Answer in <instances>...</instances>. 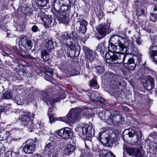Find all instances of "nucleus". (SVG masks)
<instances>
[{
    "mask_svg": "<svg viewBox=\"0 0 157 157\" xmlns=\"http://www.w3.org/2000/svg\"><path fill=\"white\" fill-rule=\"evenodd\" d=\"M36 143L32 140H28L27 141L26 145L23 148L24 151L26 154H30L32 153L35 149Z\"/></svg>",
    "mask_w": 157,
    "mask_h": 157,
    "instance_id": "13",
    "label": "nucleus"
},
{
    "mask_svg": "<svg viewBox=\"0 0 157 157\" xmlns=\"http://www.w3.org/2000/svg\"><path fill=\"white\" fill-rule=\"evenodd\" d=\"M111 89L115 90V91H120L121 90L119 88L122 86L121 82L117 81H113L110 82L109 84Z\"/></svg>",
    "mask_w": 157,
    "mask_h": 157,
    "instance_id": "21",
    "label": "nucleus"
},
{
    "mask_svg": "<svg viewBox=\"0 0 157 157\" xmlns=\"http://www.w3.org/2000/svg\"><path fill=\"white\" fill-rule=\"evenodd\" d=\"M112 140L111 139H109L108 141V142L109 143V144L113 143V141H112Z\"/></svg>",
    "mask_w": 157,
    "mask_h": 157,
    "instance_id": "55",
    "label": "nucleus"
},
{
    "mask_svg": "<svg viewBox=\"0 0 157 157\" xmlns=\"http://www.w3.org/2000/svg\"><path fill=\"white\" fill-rule=\"evenodd\" d=\"M154 157H157V154L155 155Z\"/></svg>",
    "mask_w": 157,
    "mask_h": 157,
    "instance_id": "59",
    "label": "nucleus"
},
{
    "mask_svg": "<svg viewBox=\"0 0 157 157\" xmlns=\"http://www.w3.org/2000/svg\"><path fill=\"white\" fill-rule=\"evenodd\" d=\"M7 137L6 136H2L1 137V140H4L6 139Z\"/></svg>",
    "mask_w": 157,
    "mask_h": 157,
    "instance_id": "53",
    "label": "nucleus"
},
{
    "mask_svg": "<svg viewBox=\"0 0 157 157\" xmlns=\"http://www.w3.org/2000/svg\"><path fill=\"white\" fill-rule=\"evenodd\" d=\"M149 55L151 59L156 63L157 61V44H153L149 48Z\"/></svg>",
    "mask_w": 157,
    "mask_h": 157,
    "instance_id": "16",
    "label": "nucleus"
},
{
    "mask_svg": "<svg viewBox=\"0 0 157 157\" xmlns=\"http://www.w3.org/2000/svg\"><path fill=\"white\" fill-rule=\"evenodd\" d=\"M128 53L127 52H126V53H125V57L124 60L122 63H123L124 61H125V59L126 58L127 60L126 61V63L125 62L124 63H126L127 64H131L132 63H135V62L134 61V58H137L138 60V61L139 62V63H140V59L138 57L136 56H135L134 57H132V58H129L128 57V56H127V55H126L128 54Z\"/></svg>",
    "mask_w": 157,
    "mask_h": 157,
    "instance_id": "26",
    "label": "nucleus"
},
{
    "mask_svg": "<svg viewBox=\"0 0 157 157\" xmlns=\"http://www.w3.org/2000/svg\"><path fill=\"white\" fill-rule=\"evenodd\" d=\"M72 40V39L71 37H70L65 40V42L64 43H65L66 44L69 45L70 47H72V48H71L75 47V49L76 50L75 48V46L72 44L71 43Z\"/></svg>",
    "mask_w": 157,
    "mask_h": 157,
    "instance_id": "35",
    "label": "nucleus"
},
{
    "mask_svg": "<svg viewBox=\"0 0 157 157\" xmlns=\"http://www.w3.org/2000/svg\"><path fill=\"white\" fill-rule=\"evenodd\" d=\"M76 129L81 137H90L94 135V129L89 124H83L81 126L78 125Z\"/></svg>",
    "mask_w": 157,
    "mask_h": 157,
    "instance_id": "4",
    "label": "nucleus"
},
{
    "mask_svg": "<svg viewBox=\"0 0 157 157\" xmlns=\"http://www.w3.org/2000/svg\"><path fill=\"white\" fill-rule=\"evenodd\" d=\"M96 50L99 53H104L105 51V47L103 44L102 43L99 44Z\"/></svg>",
    "mask_w": 157,
    "mask_h": 157,
    "instance_id": "33",
    "label": "nucleus"
},
{
    "mask_svg": "<svg viewBox=\"0 0 157 157\" xmlns=\"http://www.w3.org/2000/svg\"><path fill=\"white\" fill-rule=\"evenodd\" d=\"M48 115L49 118L50 122L52 123L55 120V118L54 117L55 114H52V113H49L48 114Z\"/></svg>",
    "mask_w": 157,
    "mask_h": 157,
    "instance_id": "40",
    "label": "nucleus"
},
{
    "mask_svg": "<svg viewBox=\"0 0 157 157\" xmlns=\"http://www.w3.org/2000/svg\"><path fill=\"white\" fill-rule=\"evenodd\" d=\"M127 65L128 69L132 71L134 70L136 66V64L135 63H132Z\"/></svg>",
    "mask_w": 157,
    "mask_h": 157,
    "instance_id": "39",
    "label": "nucleus"
},
{
    "mask_svg": "<svg viewBox=\"0 0 157 157\" xmlns=\"http://www.w3.org/2000/svg\"><path fill=\"white\" fill-rule=\"evenodd\" d=\"M78 2V4L79 5H84L85 4V2L84 0H76Z\"/></svg>",
    "mask_w": 157,
    "mask_h": 157,
    "instance_id": "47",
    "label": "nucleus"
},
{
    "mask_svg": "<svg viewBox=\"0 0 157 157\" xmlns=\"http://www.w3.org/2000/svg\"><path fill=\"white\" fill-rule=\"evenodd\" d=\"M96 72L98 74H103L105 71L104 67L103 66L99 65L96 67L95 68Z\"/></svg>",
    "mask_w": 157,
    "mask_h": 157,
    "instance_id": "34",
    "label": "nucleus"
},
{
    "mask_svg": "<svg viewBox=\"0 0 157 157\" xmlns=\"http://www.w3.org/2000/svg\"><path fill=\"white\" fill-rule=\"evenodd\" d=\"M106 153L105 154H101L100 156V157H116L112 153L109 151L105 150H102L101 151V153Z\"/></svg>",
    "mask_w": 157,
    "mask_h": 157,
    "instance_id": "28",
    "label": "nucleus"
},
{
    "mask_svg": "<svg viewBox=\"0 0 157 157\" xmlns=\"http://www.w3.org/2000/svg\"><path fill=\"white\" fill-rule=\"evenodd\" d=\"M123 42L124 44L125 45H124V46L126 49H127V48L128 49H129L131 52L133 53L135 50L136 49L134 44L131 40L124 38L123 39ZM127 52L128 53L127 50Z\"/></svg>",
    "mask_w": 157,
    "mask_h": 157,
    "instance_id": "18",
    "label": "nucleus"
},
{
    "mask_svg": "<svg viewBox=\"0 0 157 157\" xmlns=\"http://www.w3.org/2000/svg\"><path fill=\"white\" fill-rule=\"evenodd\" d=\"M110 115L111 111L108 110L102 111L99 113L101 119L105 120L107 123Z\"/></svg>",
    "mask_w": 157,
    "mask_h": 157,
    "instance_id": "22",
    "label": "nucleus"
},
{
    "mask_svg": "<svg viewBox=\"0 0 157 157\" xmlns=\"http://www.w3.org/2000/svg\"><path fill=\"white\" fill-rule=\"evenodd\" d=\"M70 37L69 35L68 34V33L66 32H65L64 33H63L61 36V40L63 41V43L65 42V40L68 38Z\"/></svg>",
    "mask_w": 157,
    "mask_h": 157,
    "instance_id": "36",
    "label": "nucleus"
},
{
    "mask_svg": "<svg viewBox=\"0 0 157 157\" xmlns=\"http://www.w3.org/2000/svg\"><path fill=\"white\" fill-rule=\"evenodd\" d=\"M53 6L56 11L63 13L70 10L71 4L69 0H53Z\"/></svg>",
    "mask_w": 157,
    "mask_h": 157,
    "instance_id": "5",
    "label": "nucleus"
},
{
    "mask_svg": "<svg viewBox=\"0 0 157 157\" xmlns=\"http://www.w3.org/2000/svg\"><path fill=\"white\" fill-rule=\"evenodd\" d=\"M73 51L74 52V51H75V50H74V49H73Z\"/></svg>",
    "mask_w": 157,
    "mask_h": 157,
    "instance_id": "62",
    "label": "nucleus"
},
{
    "mask_svg": "<svg viewBox=\"0 0 157 157\" xmlns=\"http://www.w3.org/2000/svg\"><path fill=\"white\" fill-rule=\"evenodd\" d=\"M65 73L67 76L70 77L75 75V70L71 67H69L67 68L65 71Z\"/></svg>",
    "mask_w": 157,
    "mask_h": 157,
    "instance_id": "27",
    "label": "nucleus"
},
{
    "mask_svg": "<svg viewBox=\"0 0 157 157\" xmlns=\"http://www.w3.org/2000/svg\"><path fill=\"white\" fill-rule=\"evenodd\" d=\"M52 156H50V157H58V154L55 152H52L50 153Z\"/></svg>",
    "mask_w": 157,
    "mask_h": 157,
    "instance_id": "51",
    "label": "nucleus"
},
{
    "mask_svg": "<svg viewBox=\"0 0 157 157\" xmlns=\"http://www.w3.org/2000/svg\"><path fill=\"white\" fill-rule=\"evenodd\" d=\"M55 144L54 142L51 141L47 144L45 147L44 152L47 155H50V153L53 152L54 151V148Z\"/></svg>",
    "mask_w": 157,
    "mask_h": 157,
    "instance_id": "19",
    "label": "nucleus"
},
{
    "mask_svg": "<svg viewBox=\"0 0 157 157\" xmlns=\"http://www.w3.org/2000/svg\"><path fill=\"white\" fill-rule=\"evenodd\" d=\"M58 134L63 139H68L72 135L71 129L68 127L62 128L58 132Z\"/></svg>",
    "mask_w": 157,
    "mask_h": 157,
    "instance_id": "14",
    "label": "nucleus"
},
{
    "mask_svg": "<svg viewBox=\"0 0 157 157\" xmlns=\"http://www.w3.org/2000/svg\"><path fill=\"white\" fill-rule=\"evenodd\" d=\"M2 55L3 56H8V54L6 52H3V53H2Z\"/></svg>",
    "mask_w": 157,
    "mask_h": 157,
    "instance_id": "54",
    "label": "nucleus"
},
{
    "mask_svg": "<svg viewBox=\"0 0 157 157\" xmlns=\"http://www.w3.org/2000/svg\"><path fill=\"white\" fill-rule=\"evenodd\" d=\"M126 151L128 154L130 156L136 157H142L141 151L138 147H128L126 148Z\"/></svg>",
    "mask_w": 157,
    "mask_h": 157,
    "instance_id": "12",
    "label": "nucleus"
},
{
    "mask_svg": "<svg viewBox=\"0 0 157 157\" xmlns=\"http://www.w3.org/2000/svg\"><path fill=\"white\" fill-rule=\"evenodd\" d=\"M110 23L108 21L106 25L101 24L98 29V33L102 37H104L111 32V30L110 29Z\"/></svg>",
    "mask_w": 157,
    "mask_h": 157,
    "instance_id": "10",
    "label": "nucleus"
},
{
    "mask_svg": "<svg viewBox=\"0 0 157 157\" xmlns=\"http://www.w3.org/2000/svg\"><path fill=\"white\" fill-rule=\"evenodd\" d=\"M95 101H98L100 103H103L104 102L105 100L102 98H101V97H100L99 98V97H98V98Z\"/></svg>",
    "mask_w": 157,
    "mask_h": 157,
    "instance_id": "45",
    "label": "nucleus"
},
{
    "mask_svg": "<svg viewBox=\"0 0 157 157\" xmlns=\"http://www.w3.org/2000/svg\"><path fill=\"white\" fill-rule=\"evenodd\" d=\"M80 23V27L79 30L80 32L83 33H85L86 30V26L87 23L84 20H82L79 22Z\"/></svg>",
    "mask_w": 157,
    "mask_h": 157,
    "instance_id": "24",
    "label": "nucleus"
},
{
    "mask_svg": "<svg viewBox=\"0 0 157 157\" xmlns=\"http://www.w3.org/2000/svg\"><path fill=\"white\" fill-rule=\"evenodd\" d=\"M14 113L19 115L18 119L22 122L24 126L31 130L33 128V123L32 118H34V115L33 113L23 109H16Z\"/></svg>",
    "mask_w": 157,
    "mask_h": 157,
    "instance_id": "2",
    "label": "nucleus"
},
{
    "mask_svg": "<svg viewBox=\"0 0 157 157\" xmlns=\"http://www.w3.org/2000/svg\"><path fill=\"white\" fill-rule=\"evenodd\" d=\"M45 70L48 73L52 75H53V72L52 68L48 67H45Z\"/></svg>",
    "mask_w": 157,
    "mask_h": 157,
    "instance_id": "41",
    "label": "nucleus"
},
{
    "mask_svg": "<svg viewBox=\"0 0 157 157\" xmlns=\"http://www.w3.org/2000/svg\"><path fill=\"white\" fill-rule=\"evenodd\" d=\"M52 111V109L51 108H49L48 112H49V113L48 114L51 113L50 112Z\"/></svg>",
    "mask_w": 157,
    "mask_h": 157,
    "instance_id": "58",
    "label": "nucleus"
},
{
    "mask_svg": "<svg viewBox=\"0 0 157 157\" xmlns=\"http://www.w3.org/2000/svg\"><path fill=\"white\" fill-rule=\"evenodd\" d=\"M150 17V20L153 22H155L157 20V16L154 13L153 14L151 13Z\"/></svg>",
    "mask_w": 157,
    "mask_h": 157,
    "instance_id": "38",
    "label": "nucleus"
},
{
    "mask_svg": "<svg viewBox=\"0 0 157 157\" xmlns=\"http://www.w3.org/2000/svg\"><path fill=\"white\" fill-rule=\"evenodd\" d=\"M121 117L115 112H111V115L109 116L107 123L110 125L113 124L115 125L119 124L121 121Z\"/></svg>",
    "mask_w": 157,
    "mask_h": 157,
    "instance_id": "8",
    "label": "nucleus"
},
{
    "mask_svg": "<svg viewBox=\"0 0 157 157\" xmlns=\"http://www.w3.org/2000/svg\"><path fill=\"white\" fill-rule=\"evenodd\" d=\"M21 45L27 51H30L32 48L33 43L31 40H29L26 36H21L19 41Z\"/></svg>",
    "mask_w": 157,
    "mask_h": 157,
    "instance_id": "9",
    "label": "nucleus"
},
{
    "mask_svg": "<svg viewBox=\"0 0 157 157\" xmlns=\"http://www.w3.org/2000/svg\"><path fill=\"white\" fill-rule=\"evenodd\" d=\"M32 30L34 33H36L39 30V28L36 25L33 26L31 28Z\"/></svg>",
    "mask_w": 157,
    "mask_h": 157,
    "instance_id": "43",
    "label": "nucleus"
},
{
    "mask_svg": "<svg viewBox=\"0 0 157 157\" xmlns=\"http://www.w3.org/2000/svg\"><path fill=\"white\" fill-rule=\"evenodd\" d=\"M16 100H17V99H16Z\"/></svg>",
    "mask_w": 157,
    "mask_h": 157,
    "instance_id": "64",
    "label": "nucleus"
},
{
    "mask_svg": "<svg viewBox=\"0 0 157 157\" xmlns=\"http://www.w3.org/2000/svg\"><path fill=\"white\" fill-rule=\"evenodd\" d=\"M153 0L155 1V2H157V0Z\"/></svg>",
    "mask_w": 157,
    "mask_h": 157,
    "instance_id": "61",
    "label": "nucleus"
},
{
    "mask_svg": "<svg viewBox=\"0 0 157 157\" xmlns=\"http://www.w3.org/2000/svg\"><path fill=\"white\" fill-rule=\"evenodd\" d=\"M41 57L44 61H47L49 59V56L46 51H42L41 52Z\"/></svg>",
    "mask_w": 157,
    "mask_h": 157,
    "instance_id": "31",
    "label": "nucleus"
},
{
    "mask_svg": "<svg viewBox=\"0 0 157 157\" xmlns=\"http://www.w3.org/2000/svg\"><path fill=\"white\" fill-rule=\"evenodd\" d=\"M75 150L74 146L71 144H67L64 149L65 154L69 155L74 152Z\"/></svg>",
    "mask_w": 157,
    "mask_h": 157,
    "instance_id": "23",
    "label": "nucleus"
},
{
    "mask_svg": "<svg viewBox=\"0 0 157 157\" xmlns=\"http://www.w3.org/2000/svg\"><path fill=\"white\" fill-rule=\"evenodd\" d=\"M153 13L157 16V8L156 7L154 8Z\"/></svg>",
    "mask_w": 157,
    "mask_h": 157,
    "instance_id": "52",
    "label": "nucleus"
},
{
    "mask_svg": "<svg viewBox=\"0 0 157 157\" xmlns=\"http://www.w3.org/2000/svg\"><path fill=\"white\" fill-rule=\"evenodd\" d=\"M90 94V99L92 101H95L99 97L98 92L97 91H93L91 92Z\"/></svg>",
    "mask_w": 157,
    "mask_h": 157,
    "instance_id": "29",
    "label": "nucleus"
},
{
    "mask_svg": "<svg viewBox=\"0 0 157 157\" xmlns=\"http://www.w3.org/2000/svg\"><path fill=\"white\" fill-rule=\"evenodd\" d=\"M128 135L129 137H133V141L137 143L138 142L139 139L141 138L142 136V132L141 130H139L137 132L134 130L129 131Z\"/></svg>",
    "mask_w": 157,
    "mask_h": 157,
    "instance_id": "15",
    "label": "nucleus"
},
{
    "mask_svg": "<svg viewBox=\"0 0 157 157\" xmlns=\"http://www.w3.org/2000/svg\"><path fill=\"white\" fill-rule=\"evenodd\" d=\"M147 31H148V32H150V30L149 31H148V30L147 29Z\"/></svg>",
    "mask_w": 157,
    "mask_h": 157,
    "instance_id": "60",
    "label": "nucleus"
},
{
    "mask_svg": "<svg viewBox=\"0 0 157 157\" xmlns=\"http://www.w3.org/2000/svg\"><path fill=\"white\" fill-rule=\"evenodd\" d=\"M8 107L6 105L4 106L0 105V112H3L4 111H8Z\"/></svg>",
    "mask_w": 157,
    "mask_h": 157,
    "instance_id": "42",
    "label": "nucleus"
},
{
    "mask_svg": "<svg viewBox=\"0 0 157 157\" xmlns=\"http://www.w3.org/2000/svg\"><path fill=\"white\" fill-rule=\"evenodd\" d=\"M97 84L96 81L92 79L90 82V85L91 86L94 87L96 86Z\"/></svg>",
    "mask_w": 157,
    "mask_h": 157,
    "instance_id": "44",
    "label": "nucleus"
},
{
    "mask_svg": "<svg viewBox=\"0 0 157 157\" xmlns=\"http://www.w3.org/2000/svg\"><path fill=\"white\" fill-rule=\"evenodd\" d=\"M46 47L48 51H50L54 48L53 42L51 40H49L46 43Z\"/></svg>",
    "mask_w": 157,
    "mask_h": 157,
    "instance_id": "30",
    "label": "nucleus"
},
{
    "mask_svg": "<svg viewBox=\"0 0 157 157\" xmlns=\"http://www.w3.org/2000/svg\"><path fill=\"white\" fill-rule=\"evenodd\" d=\"M17 53H18V54H19L21 56H22V57H25V58H27V55H26L24 54H23V52H16Z\"/></svg>",
    "mask_w": 157,
    "mask_h": 157,
    "instance_id": "50",
    "label": "nucleus"
},
{
    "mask_svg": "<svg viewBox=\"0 0 157 157\" xmlns=\"http://www.w3.org/2000/svg\"><path fill=\"white\" fill-rule=\"evenodd\" d=\"M49 92L46 91H42L41 92V98L43 101L47 103L49 102L52 106L54 103L57 102L60 99L64 98H62V97H59V96L57 97V95H56V96L55 95L54 97L53 96L52 99L51 98V99H49Z\"/></svg>",
    "mask_w": 157,
    "mask_h": 157,
    "instance_id": "6",
    "label": "nucleus"
},
{
    "mask_svg": "<svg viewBox=\"0 0 157 157\" xmlns=\"http://www.w3.org/2000/svg\"><path fill=\"white\" fill-rule=\"evenodd\" d=\"M154 80L153 78L150 76H146L142 79L143 86L148 90H150L153 88L154 83Z\"/></svg>",
    "mask_w": 157,
    "mask_h": 157,
    "instance_id": "11",
    "label": "nucleus"
},
{
    "mask_svg": "<svg viewBox=\"0 0 157 157\" xmlns=\"http://www.w3.org/2000/svg\"><path fill=\"white\" fill-rule=\"evenodd\" d=\"M90 154L89 149L87 147L83 151L82 155L84 156L88 157Z\"/></svg>",
    "mask_w": 157,
    "mask_h": 157,
    "instance_id": "37",
    "label": "nucleus"
},
{
    "mask_svg": "<svg viewBox=\"0 0 157 157\" xmlns=\"http://www.w3.org/2000/svg\"><path fill=\"white\" fill-rule=\"evenodd\" d=\"M79 111L75 109H71L65 117H60L56 118L57 120L65 122L67 123H72L81 117Z\"/></svg>",
    "mask_w": 157,
    "mask_h": 157,
    "instance_id": "3",
    "label": "nucleus"
},
{
    "mask_svg": "<svg viewBox=\"0 0 157 157\" xmlns=\"http://www.w3.org/2000/svg\"><path fill=\"white\" fill-rule=\"evenodd\" d=\"M123 108L125 110L127 111L128 110V108L124 106L123 107Z\"/></svg>",
    "mask_w": 157,
    "mask_h": 157,
    "instance_id": "56",
    "label": "nucleus"
},
{
    "mask_svg": "<svg viewBox=\"0 0 157 157\" xmlns=\"http://www.w3.org/2000/svg\"><path fill=\"white\" fill-rule=\"evenodd\" d=\"M141 13H140V15H143L144 13V10H141Z\"/></svg>",
    "mask_w": 157,
    "mask_h": 157,
    "instance_id": "57",
    "label": "nucleus"
},
{
    "mask_svg": "<svg viewBox=\"0 0 157 157\" xmlns=\"http://www.w3.org/2000/svg\"><path fill=\"white\" fill-rule=\"evenodd\" d=\"M36 126L37 127H39V128L41 129L44 127V123H40L36 124Z\"/></svg>",
    "mask_w": 157,
    "mask_h": 157,
    "instance_id": "48",
    "label": "nucleus"
},
{
    "mask_svg": "<svg viewBox=\"0 0 157 157\" xmlns=\"http://www.w3.org/2000/svg\"><path fill=\"white\" fill-rule=\"evenodd\" d=\"M124 38V37L120 36L117 35H113L110 37L109 43L111 42L115 44H118L119 49L124 51V50H125L126 48L124 44L122 43Z\"/></svg>",
    "mask_w": 157,
    "mask_h": 157,
    "instance_id": "7",
    "label": "nucleus"
},
{
    "mask_svg": "<svg viewBox=\"0 0 157 157\" xmlns=\"http://www.w3.org/2000/svg\"><path fill=\"white\" fill-rule=\"evenodd\" d=\"M136 42L137 44L140 45L142 43L141 39L140 37L137 38L136 39Z\"/></svg>",
    "mask_w": 157,
    "mask_h": 157,
    "instance_id": "49",
    "label": "nucleus"
},
{
    "mask_svg": "<svg viewBox=\"0 0 157 157\" xmlns=\"http://www.w3.org/2000/svg\"><path fill=\"white\" fill-rule=\"evenodd\" d=\"M41 20L44 22L45 25L48 27H52L54 25V22H52V17L49 16H45L44 17H40Z\"/></svg>",
    "mask_w": 157,
    "mask_h": 157,
    "instance_id": "20",
    "label": "nucleus"
},
{
    "mask_svg": "<svg viewBox=\"0 0 157 157\" xmlns=\"http://www.w3.org/2000/svg\"><path fill=\"white\" fill-rule=\"evenodd\" d=\"M57 19L60 23L65 24L69 23L70 20V16L68 14L58 13L57 16Z\"/></svg>",
    "mask_w": 157,
    "mask_h": 157,
    "instance_id": "17",
    "label": "nucleus"
},
{
    "mask_svg": "<svg viewBox=\"0 0 157 157\" xmlns=\"http://www.w3.org/2000/svg\"><path fill=\"white\" fill-rule=\"evenodd\" d=\"M110 52L106 53L105 58L106 62L109 63H121L125 57V53H126L127 49L124 51L119 49L118 45L116 46L113 43H109L108 47Z\"/></svg>",
    "mask_w": 157,
    "mask_h": 157,
    "instance_id": "1",
    "label": "nucleus"
},
{
    "mask_svg": "<svg viewBox=\"0 0 157 157\" xmlns=\"http://www.w3.org/2000/svg\"><path fill=\"white\" fill-rule=\"evenodd\" d=\"M89 125H91H91V124H90H90H89Z\"/></svg>",
    "mask_w": 157,
    "mask_h": 157,
    "instance_id": "63",
    "label": "nucleus"
},
{
    "mask_svg": "<svg viewBox=\"0 0 157 157\" xmlns=\"http://www.w3.org/2000/svg\"><path fill=\"white\" fill-rule=\"evenodd\" d=\"M85 59L86 61H92L94 59V56L93 54V51L91 50L87 51L85 53Z\"/></svg>",
    "mask_w": 157,
    "mask_h": 157,
    "instance_id": "25",
    "label": "nucleus"
},
{
    "mask_svg": "<svg viewBox=\"0 0 157 157\" xmlns=\"http://www.w3.org/2000/svg\"><path fill=\"white\" fill-rule=\"evenodd\" d=\"M13 94L8 91H5L3 93V97L5 99H10L12 98Z\"/></svg>",
    "mask_w": 157,
    "mask_h": 157,
    "instance_id": "32",
    "label": "nucleus"
},
{
    "mask_svg": "<svg viewBox=\"0 0 157 157\" xmlns=\"http://www.w3.org/2000/svg\"><path fill=\"white\" fill-rule=\"evenodd\" d=\"M96 14L100 18L102 17L103 16V13L101 10L99 11V12L97 11L96 12Z\"/></svg>",
    "mask_w": 157,
    "mask_h": 157,
    "instance_id": "46",
    "label": "nucleus"
}]
</instances>
